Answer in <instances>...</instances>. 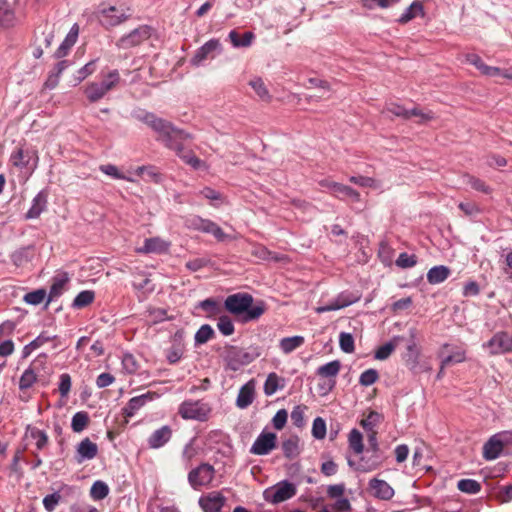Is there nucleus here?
<instances>
[{"label": "nucleus", "instance_id": "nucleus-56", "mask_svg": "<svg viewBox=\"0 0 512 512\" xmlns=\"http://www.w3.org/2000/svg\"><path fill=\"white\" fill-rule=\"evenodd\" d=\"M30 436L35 440V445L38 450H42L48 443V436L46 432L40 429L32 428L30 430Z\"/></svg>", "mask_w": 512, "mask_h": 512}, {"label": "nucleus", "instance_id": "nucleus-58", "mask_svg": "<svg viewBox=\"0 0 512 512\" xmlns=\"http://www.w3.org/2000/svg\"><path fill=\"white\" fill-rule=\"evenodd\" d=\"M400 0H361L363 7L367 9H374L376 6L386 9L393 4L398 3Z\"/></svg>", "mask_w": 512, "mask_h": 512}, {"label": "nucleus", "instance_id": "nucleus-23", "mask_svg": "<svg viewBox=\"0 0 512 512\" xmlns=\"http://www.w3.org/2000/svg\"><path fill=\"white\" fill-rule=\"evenodd\" d=\"M172 430L169 426L165 425L155 430L148 438V445L150 448L158 449L164 446L171 438Z\"/></svg>", "mask_w": 512, "mask_h": 512}, {"label": "nucleus", "instance_id": "nucleus-18", "mask_svg": "<svg viewBox=\"0 0 512 512\" xmlns=\"http://www.w3.org/2000/svg\"><path fill=\"white\" fill-rule=\"evenodd\" d=\"M155 397L156 393L147 392L145 394L131 398L124 408L125 416L129 418L133 417L140 408H142L146 403L154 400Z\"/></svg>", "mask_w": 512, "mask_h": 512}, {"label": "nucleus", "instance_id": "nucleus-44", "mask_svg": "<svg viewBox=\"0 0 512 512\" xmlns=\"http://www.w3.org/2000/svg\"><path fill=\"white\" fill-rule=\"evenodd\" d=\"M457 487L460 491L468 494H476L481 489L480 483L473 479H461L458 481Z\"/></svg>", "mask_w": 512, "mask_h": 512}, {"label": "nucleus", "instance_id": "nucleus-26", "mask_svg": "<svg viewBox=\"0 0 512 512\" xmlns=\"http://www.w3.org/2000/svg\"><path fill=\"white\" fill-rule=\"evenodd\" d=\"M249 86L254 90L258 98L263 102H270L272 99L271 94L264 81L260 77H254L249 81Z\"/></svg>", "mask_w": 512, "mask_h": 512}, {"label": "nucleus", "instance_id": "nucleus-27", "mask_svg": "<svg viewBox=\"0 0 512 512\" xmlns=\"http://www.w3.org/2000/svg\"><path fill=\"white\" fill-rule=\"evenodd\" d=\"M450 275V269L444 265L434 266L427 273V280L430 284L444 282Z\"/></svg>", "mask_w": 512, "mask_h": 512}, {"label": "nucleus", "instance_id": "nucleus-39", "mask_svg": "<svg viewBox=\"0 0 512 512\" xmlns=\"http://www.w3.org/2000/svg\"><path fill=\"white\" fill-rule=\"evenodd\" d=\"M89 423V415L85 411H79L72 417L71 428L74 432H82Z\"/></svg>", "mask_w": 512, "mask_h": 512}, {"label": "nucleus", "instance_id": "nucleus-55", "mask_svg": "<svg viewBox=\"0 0 512 512\" xmlns=\"http://www.w3.org/2000/svg\"><path fill=\"white\" fill-rule=\"evenodd\" d=\"M339 345L343 352L352 353L355 349L353 336L350 333L341 332L339 335Z\"/></svg>", "mask_w": 512, "mask_h": 512}, {"label": "nucleus", "instance_id": "nucleus-62", "mask_svg": "<svg viewBox=\"0 0 512 512\" xmlns=\"http://www.w3.org/2000/svg\"><path fill=\"white\" fill-rule=\"evenodd\" d=\"M417 263L415 255H409L407 253H401L396 260V265L401 268H411Z\"/></svg>", "mask_w": 512, "mask_h": 512}, {"label": "nucleus", "instance_id": "nucleus-20", "mask_svg": "<svg viewBox=\"0 0 512 512\" xmlns=\"http://www.w3.org/2000/svg\"><path fill=\"white\" fill-rule=\"evenodd\" d=\"M369 488L375 497L382 500H390L394 495L393 488L386 481L377 478L369 481Z\"/></svg>", "mask_w": 512, "mask_h": 512}, {"label": "nucleus", "instance_id": "nucleus-14", "mask_svg": "<svg viewBox=\"0 0 512 512\" xmlns=\"http://www.w3.org/2000/svg\"><path fill=\"white\" fill-rule=\"evenodd\" d=\"M99 18L102 25L108 28L121 24L128 19V16L123 10L118 9L115 6H109L100 10Z\"/></svg>", "mask_w": 512, "mask_h": 512}, {"label": "nucleus", "instance_id": "nucleus-50", "mask_svg": "<svg viewBox=\"0 0 512 512\" xmlns=\"http://www.w3.org/2000/svg\"><path fill=\"white\" fill-rule=\"evenodd\" d=\"M380 418L379 413L371 411L365 419L361 420L360 424L366 432H372L375 431L374 428L380 422Z\"/></svg>", "mask_w": 512, "mask_h": 512}, {"label": "nucleus", "instance_id": "nucleus-32", "mask_svg": "<svg viewBox=\"0 0 512 512\" xmlns=\"http://www.w3.org/2000/svg\"><path fill=\"white\" fill-rule=\"evenodd\" d=\"M34 256L33 247H22L11 255V260L16 266H23L30 262Z\"/></svg>", "mask_w": 512, "mask_h": 512}, {"label": "nucleus", "instance_id": "nucleus-47", "mask_svg": "<svg viewBox=\"0 0 512 512\" xmlns=\"http://www.w3.org/2000/svg\"><path fill=\"white\" fill-rule=\"evenodd\" d=\"M465 358V350L457 348L454 352L442 358V369L453 363H461Z\"/></svg>", "mask_w": 512, "mask_h": 512}, {"label": "nucleus", "instance_id": "nucleus-17", "mask_svg": "<svg viewBox=\"0 0 512 512\" xmlns=\"http://www.w3.org/2000/svg\"><path fill=\"white\" fill-rule=\"evenodd\" d=\"M169 247V241H166L161 237H152L145 239L144 245L140 248H137L136 252L141 254H161L167 252Z\"/></svg>", "mask_w": 512, "mask_h": 512}, {"label": "nucleus", "instance_id": "nucleus-1", "mask_svg": "<svg viewBox=\"0 0 512 512\" xmlns=\"http://www.w3.org/2000/svg\"><path fill=\"white\" fill-rule=\"evenodd\" d=\"M138 119L147 124L158 134L157 140L173 150L176 155L194 169H200L204 163L191 150L184 148L183 142L191 139V135L184 130L176 128L171 122L159 118L153 113L145 112Z\"/></svg>", "mask_w": 512, "mask_h": 512}, {"label": "nucleus", "instance_id": "nucleus-46", "mask_svg": "<svg viewBox=\"0 0 512 512\" xmlns=\"http://www.w3.org/2000/svg\"><path fill=\"white\" fill-rule=\"evenodd\" d=\"M151 280L143 273H138L135 275V280L133 282V286L135 289L143 292H152L154 288L150 285Z\"/></svg>", "mask_w": 512, "mask_h": 512}, {"label": "nucleus", "instance_id": "nucleus-9", "mask_svg": "<svg viewBox=\"0 0 512 512\" xmlns=\"http://www.w3.org/2000/svg\"><path fill=\"white\" fill-rule=\"evenodd\" d=\"M151 36L150 28L146 25L139 26L130 33L123 35L117 42L119 49H130L140 45Z\"/></svg>", "mask_w": 512, "mask_h": 512}, {"label": "nucleus", "instance_id": "nucleus-24", "mask_svg": "<svg viewBox=\"0 0 512 512\" xmlns=\"http://www.w3.org/2000/svg\"><path fill=\"white\" fill-rule=\"evenodd\" d=\"M504 444L498 435L492 436L483 446V457L486 460L498 458L503 450Z\"/></svg>", "mask_w": 512, "mask_h": 512}, {"label": "nucleus", "instance_id": "nucleus-63", "mask_svg": "<svg viewBox=\"0 0 512 512\" xmlns=\"http://www.w3.org/2000/svg\"><path fill=\"white\" fill-rule=\"evenodd\" d=\"M394 350L395 345L392 341L385 343L384 345L380 346L377 349V351L375 352V358L378 360H385L392 354Z\"/></svg>", "mask_w": 512, "mask_h": 512}, {"label": "nucleus", "instance_id": "nucleus-30", "mask_svg": "<svg viewBox=\"0 0 512 512\" xmlns=\"http://www.w3.org/2000/svg\"><path fill=\"white\" fill-rule=\"evenodd\" d=\"M228 37L234 47L240 48L249 47L252 44L255 35L252 32L248 31L241 36L236 30H232L230 31Z\"/></svg>", "mask_w": 512, "mask_h": 512}, {"label": "nucleus", "instance_id": "nucleus-43", "mask_svg": "<svg viewBox=\"0 0 512 512\" xmlns=\"http://www.w3.org/2000/svg\"><path fill=\"white\" fill-rule=\"evenodd\" d=\"M109 494V487L108 485L101 481H95L90 489V496L94 500H102Z\"/></svg>", "mask_w": 512, "mask_h": 512}, {"label": "nucleus", "instance_id": "nucleus-4", "mask_svg": "<svg viewBox=\"0 0 512 512\" xmlns=\"http://www.w3.org/2000/svg\"><path fill=\"white\" fill-rule=\"evenodd\" d=\"M184 225L187 229L212 234L218 241L227 239V235L215 222L204 219L198 215H190L185 218Z\"/></svg>", "mask_w": 512, "mask_h": 512}, {"label": "nucleus", "instance_id": "nucleus-22", "mask_svg": "<svg viewBox=\"0 0 512 512\" xmlns=\"http://www.w3.org/2000/svg\"><path fill=\"white\" fill-rule=\"evenodd\" d=\"M79 35V26L78 24H74L68 34L66 35L64 41L61 43V45L58 47V49L55 51L54 57L57 59H61L65 57L71 47L76 43L77 38Z\"/></svg>", "mask_w": 512, "mask_h": 512}, {"label": "nucleus", "instance_id": "nucleus-5", "mask_svg": "<svg viewBox=\"0 0 512 512\" xmlns=\"http://www.w3.org/2000/svg\"><path fill=\"white\" fill-rule=\"evenodd\" d=\"M221 356L225 364V369L231 371H238L254 360V357L249 352L236 346L225 347Z\"/></svg>", "mask_w": 512, "mask_h": 512}, {"label": "nucleus", "instance_id": "nucleus-15", "mask_svg": "<svg viewBox=\"0 0 512 512\" xmlns=\"http://www.w3.org/2000/svg\"><path fill=\"white\" fill-rule=\"evenodd\" d=\"M221 50L222 47L220 41L218 39H211L197 49L191 59V63L195 66H199L208 57H214V52L220 53Z\"/></svg>", "mask_w": 512, "mask_h": 512}, {"label": "nucleus", "instance_id": "nucleus-37", "mask_svg": "<svg viewBox=\"0 0 512 512\" xmlns=\"http://www.w3.org/2000/svg\"><path fill=\"white\" fill-rule=\"evenodd\" d=\"M423 13V5L419 1H414L400 16L398 22L400 24H406L414 19L418 14Z\"/></svg>", "mask_w": 512, "mask_h": 512}, {"label": "nucleus", "instance_id": "nucleus-60", "mask_svg": "<svg viewBox=\"0 0 512 512\" xmlns=\"http://www.w3.org/2000/svg\"><path fill=\"white\" fill-rule=\"evenodd\" d=\"M61 499L62 497L59 492L46 495L43 498V506L45 510L48 512L54 511L56 506L60 503Z\"/></svg>", "mask_w": 512, "mask_h": 512}, {"label": "nucleus", "instance_id": "nucleus-29", "mask_svg": "<svg viewBox=\"0 0 512 512\" xmlns=\"http://www.w3.org/2000/svg\"><path fill=\"white\" fill-rule=\"evenodd\" d=\"M284 388V379L279 377L276 373H270L264 383V393L267 396L275 394L279 389Z\"/></svg>", "mask_w": 512, "mask_h": 512}, {"label": "nucleus", "instance_id": "nucleus-31", "mask_svg": "<svg viewBox=\"0 0 512 512\" xmlns=\"http://www.w3.org/2000/svg\"><path fill=\"white\" fill-rule=\"evenodd\" d=\"M68 280L69 278L66 274L54 278L48 294V303L62 295Z\"/></svg>", "mask_w": 512, "mask_h": 512}, {"label": "nucleus", "instance_id": "nucleus-40", "mask_svg": "<svg viewBox=\"0 0 512 512\" xmlns=\"http://www.w3.org/2000/svg\"><path fill=\"white\" fill-rule=\"evenodd\" d=\"M348 442L350 448L356 453L361 454L364 450L363 436L357 429H352L349 433Z\"/></svg>", "mask_w": 512, "mask_h": 512}, {"label": "nucleus", "instance_id": "nucleus-49", "mask_svg": "<svg viewBox=\"0 0 512 512\" xmlns=\"http://www.w3.org/2000/svg\"><path fill=\"white\" fill-rule=\"evenodd\" d=\"M14 21V14L8 8L6 2H0V25L3 27H10Z\"/></svg>", "mask_w": 512, "mask_h": 512}, {"label": "nucleus", "instance_id": "nucleus-38", "mask_svg": "<svg viewBox=\"0 0 512 512\" xmlns=\"http://www.w3.org/2000/svg\"><path fill=\"white\" fill-rule=\"evenodd\" d=\"M333 187L335 188L333 195L339 199L347 197L352 199L353 201L360 200V194L349 186L337 183V185H333Z\"/></svg>", "mask_w": 512, "mask_h": 512}, {"label": "nucleus", "instance_id": "nucleus-12", "mask_svg": "<svg viewBox=\"0 0 512 512\" xmlns=\"http://www.w3.org/2000/svg\"><path fill=\"white\" fill-rule=\"evenodd\" d=\"M214 468L209 464H201L189 472L188 480L192 487L205 486L211 483L214 478Z\"/></svg>", "mask_w": 512, "mask_h": 512}, {"label": "nucleus", "instance_id": "nucleus-51", "mask_svg": "<svg viewBox=\"0 0 512 512\" xmlns=\"http://www.w3.org/2000/svg\"><path fill=\"white\" fill-rule=\"evenodd\" d=\"M312 435L315 439L322 440L326 436V422L323 418L317 417L312 424Z\"/></svg>", "mask_w": 512, "mask_h": 512}, {"label": "nucleus", "instance_id": "nucleus-42", "mask_svg": "<svg viewBox=\"0 0 512 512\" xmlns=\"http://www.w3.org/2000/svg\"><path fill=\"white\" fill-rule=\"evenodd\" d=\"M95 298V294L91 290L81 291L73 300L72 306L74 308H84L91 304Z\"/></svg>", "mask_w": 512, "mask_h": 512}, {"label": "nucleus", "instance_id": "nucleus-54", "mask_svg": "<svg viewBox=\"0 0 512 512\" xmlns=\"http://www.w3.org/2000/svg\"><path fill=\"white\" fill-rule=\"evenodd\" d=\"M282 450L287 458L295 457L299 453L297 438H289L284 441L282 444Z\"/></svg>", "mask_w": 512, "mask_h": 512}, {"label": "nucleus", "instance_id": "nucleus-11", "mask_svg": "<svg viewBox=\"0 0 512 512\" xmlns=\"http://www.w3.org/2000/svg\"><path fill=\"white\" fill-rule=\"evenodd\" d=\"M277 436L273 432H261L250 448L254 455H267L276 448Z\"/></svg>", "mask_w": 512, "mask_h": 512}, {"label": "nucleus", "instance_id": "nucleus-7", "mask_svg": "<svg viewBox=\"0 0 512 512\" xmlns=\"http://www.w3.org/2000/svg\"><path fill=\"white\" fill-rule=\"evenodd\" d=\"M178 412L183 419L205 421L209 416L210 408L200 401H185L180 405Z\"/></svg>", "mask_w": 512, "mask_h": 512}, {"label": "nucleus", "instance_id": "nucleus-36", "mask_svg": "<svg viewBox=\"0 0 512 512\" xmlns=\"http://www.w3.org/2000/svg\"><path fill=\"white\" fill-rule=\"evenodd\" d=\"M37 381V374L33 365L29 366L21 375L19 380V389L25 391L33 386Z\"/></svg>", "mask_w": 512, "mask_h": 512}, {"label": "nucleus", "instance_id": "nucleus-16", "mask_svg": "<svg viewBox=\"0 0 512 512\" xmlns=\"http://www.w3.org/2000/svg\"><path fill=\"white\" fill-rule=\"evenodd\" d=\"M98 454V446L89 438H84L76 446L75 461L78 464L94 459Z\"/></svg>", "mask_w": 512, "mask_h": 512}, {"label": "nucleus", "instance_id": "nucleus-2", "mask_svg": "<svg viewBox=\"0 0 512 512\" xmlns=\"http://www.w3.org/2000/svg\"><path fill=\"white\" fill-rule=\"evenodd\" d=\"M225 308L236 316H242V321L248 322L258 319L265 311L263 303L253 304V297L247 293H236L225 300Z\"/></svg>", "mask_w": 512, "mask_h": 512}, {"label": "nucleus", "instance_id": "nucleus-21", "mask_svg": "<svg viewBox=\"0 0 512 512\" xmlns=\"http://www.w3.org/2000/svg\"><path fill=\"white\" fill-rule=\"evenodd\" d=\"M225 498L218 492H212L200 498V505L205 512H219L224 505Z\"/></svg>", "mask_w": 512, "mask_h": 512}, {"label": "nucleus", "instance_id": "nucleus-41", "mask_svg": "<svg viewBox=\"0 0 512 512\" xmlns=\"http://www.w3.org/2000/svg\"><path fill=\"white\" fill-rule=\"evenodd\" d=\"M30 158V152L24 151L22 148L15 150L10 157V161L16 167L23 168L28 166Z\"/></svg>", "mask_w": 512, "mask_h": 512}, {"label": "nucleus", "instance_id": "nucleus-57", "mask_svg": "<svg viewBox=\"0 0 512 512\" xmlns=\"http://www.w3.org/2000/svg\"><path fill=\"white\" fill-rule=\"evenodd\" d=\"M199 307L203 311H205L208 314V316L217 315L221 311V308H220L219 304L217 303V301L210 299V298L201 301L199 303Z\"/></svg>", "mask_w": 512, "mask_h": 512}, {"label": "nucleus", "instance_id": "nucleus-52", "mask_svg": "<svg viewBox=\"0 0 512 512\" xmlns=\"http://www.w3.org/2000/svg\"><path fill=\"white\" fill-rule=\"evenodd\" d=\"M217 328L225 336H230L234 333V324L226 315H222L218 318Z\"/></svg>", "mask_w": 512, "mask_h": 512}, {"label": "nucleus", "instance_id": "nucleus-53", "mask_svg": "<svg viewBox=\"0 0 512 512\" xmlns=\"http://www.w3.org/2000/svg\"><path fill=\"white\" fill-rule=\"evenodd\" d=\"M100 171L114 179H123L130 182L134 181L133 178L125 176L115 165L112 164L101 165Z\"/></svg>", "mask_w": 512, "mask_h": 512}, {"label": "nucleus", "instance_id": "nucleus-33", "mask_svg": "<svg viewBox=\"0 0 512 512\" xmlns=\"http://www.w3.org/2000/svg\"><path fill=\"white\" fill-rule=\"evenodd\" d=\"M341 368V363L338 360L328 362L317 369V374L328 380H334L338 375Z\"/></svg>", "mask_w": 512, "mask_h": 512}, {"label": "nucleus", "instance_id": "nucleus-3", "mask_svg": "<svg viewBox=\"0 0 512 512\" xmlns=\"http://www.w3.org/2000/svg\"><path fill=\"white\" fill-rule=\"evenodd\" d=\"M120 81L118 70L110 71L101 82H92L87 85L85 94L91 102H96L103 98L110 90L116 87Z\"/></svg>", "mask_w": 512, "mask_h": 512}, {"label": "nucleus", "instance_id": "nucleus-61", "mask_svg": "<svg viewBox=\"0 0 512 512\" xmlns=\"http://www.w3.org/2000/svg\"><path fill=\"white\" fill-rule=\"evenodd\" d=\"M378 373L375 369L365 370L359 378V383L362 386H370L378 380Z\"/></svg>", "mask_w": 512, "mask_h": 512}, {"label": "nucleus", "instance_id": "nucleus-59", "mask_svg": "<svg viewBox=\"0 0 512 512\" xmlns=\"http://www.w3.org/2000/svg\"><path fill=\"white\" fill-rule=\"evenodd\" d=\"M252 254L261 260H274V261L280 260V258L278 256H276L274 253L269 251L266 247L261 246V245L255 246L252 250Z\"/></svg>", "mask_w": 512, "mask_h": 512}, {"label": "nucleus", "instance_id": "nucleus-10", "mask_svg": "<svg viewBox=\"0 0 512 512\" xmlns=\"http://www.w3.org/2000/svg\"><path fill=\"white\" fill-rule=\"evenodd\" d=\"M387 111L391 114L402 117L404 119H410L411 117H417L418 123H426L434 118V115L431 111L423 112L418 108L413 109H405L403 106L395 103H391L387 106Z\"/></svg>", "mask_w": 512, "mask_h": 512}, {"label": "nucleus", "instance_id": "nucleus-6", "mask_svg": "<svg viewBox=\"0 0 512 512\" xmlns=\"http://www.w3.org/2000/svg\"><path fill=\"white\" fill-rule=\"evenodd\" d=\"M297 492L296 486L288 481H281L276 485L268 488L264 492V497L267 501L278 504L284 502L293 496Z\"/></svg>", "mask_w": 512, "mask_h": 512}, {"label": "nucleus", "instance_id": "nucleus-48", "mask_svg": "<svg viewBox=\"0 0 512 512\" xmlns=\"http://www.w3.org/2000/svg\"><path fill=\"white\" fill-rule=\"evenodd\" d=\"M47 293L44 289H37L32 292L26 293L23 300L30 305H38L44 301Z\"/></svg>", "mask_w": 512, "mask_h": 512}, {"label": "nucleus", "instance_id": "nucleus-35", "mask_svg": "<svg viewBox=\"0 0 512 512\" xmlns=\"http://www.w3.org/2000/svg\"><path fill=\"white\" fill-rule=\"evenodd\" d=\"M461 181L463 184L469 185L472 189H474L476 191H479V192H482L485 194H489L491 192L490 187L488 185H486L484 181H482L481 179H479L475 176H472L470 174L462 175Z\"/></svg>", "mask_w": 512, "mask_h": 512}, {"label": "nucleus", "instance_id": "nucleus-45", "mask_svg": "<svg viewBox=\"0 0 512 512\" xmlns=\"http://www.w3.org/2000/svg\"><path fill=\"white\" fill-rule=\"evenodd\" d=\"M214 335L213 328L208 325H202L195 334V343L196 344H204L208 342Z\"/></svg>", "mask_w": 512, "mask_h": 512}, {"label": "nucleus", "instance_id": "nucleus-8", "mask_svg": "<svg viewBox=\"0 0 512 512\" xmlns=\"http://www.w3.org/2000/svg\"><path fill=\"white\" fill-rule=\"evenodd\" d=\"M483 348L487 349L490 355H500L512 352V334L500 331L483 344Z\"/></svg>", "mask_w": 512, "mask_h": 512}, {"label": "nucleus", "instance_id": "nucleus-28", "mask_svg": "<svg viewBox=\"0 0 512 512\" xmlns=\"http://www.w3.org/2000/svg\"><path fill=\"white\" fill-rule=\"evenodd\" d=\"M305 342V339L303 336H292V337H286L282 338L279 342V347L281 351L284 354H290L299 347H301Z\"/></svg>", "mask_w": 512, "mask_h": 512}, {"label": "nucleus", "instance_id": "nucleus-34", "mask_svg": "<svg viewBox=\"0 0 512 512\" xmlns=\"http://www.w3.org/2000/svg\"><path fill=\"white\" fill-rule=\"evenodd\" d=\"M383 462L382 457L379 453H373V455L370 458H362L358 470L361 472H370L373 471L381 466Z\"/></svg>", "mask_w": 512, "mask_h": 512}, {"label": "nucleus", "instance_id": "nucleus-64", "mask_svg": "<svg viewBox=\"0 0 512 512\" xmlns=\"http://www.w3.org/2000/svg\"><path fill=\"white\" fill-rule=\"evenodd\" d=\"M287 418H288V413L285 409H281V410L277 411V413L274 415V417L272 419V424H273L274 428L277 430L283 429L284 426L286 425Z\"/></svg>", "mask_w": 512, "mask_h": 512}, {"label": "nucleus", "instance_id": "nucleus-25", "mask_svg": "<svg viewBox=\"0 0 512 512\" xmlns=\"http://www.w3.org/2000/svg\"><path fill=\"white\" fill-rule=\"evenodd\" d=\"M47 204V196L44 192H39L32 200V205L26 213L27 219H35L44 211Z\"/></svg>", "mask_w": 512, "mask_h": 512}, {"label": "nucleus", "instance_id": "nucleus-19", "mask_svg": "<svg viewBox=\"0 0 512 512\" xmlns=\"http://www.w3.org/2000/svg\"><path fill=\"white\" fill-rule=\"evenodd\" d=\"M254 398L255 381L252 379L240 388L236 399V406L240 409H245L253 403Z\"/></svg>", "mask_w": 512, "mask_h": 512}, {"label": "nucleus", "instance_id": "nucleus-13", "mask_svg": "<svg viewBox=\"0 0 512 512\" xmlns=\"http://www.w3.org/2000/svg\"><path fill=\"white\" fill-rule=\"evenodd\" d=\"M358 299V296H355L348 292H342L339 295H337L336 298L332 299L329 303L315 308V311L318 314H322L329 311L340 310L357 302Z\"/></svg>", "mask_w": 512, "mask_h": 512}]
</instances>
